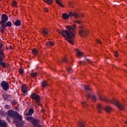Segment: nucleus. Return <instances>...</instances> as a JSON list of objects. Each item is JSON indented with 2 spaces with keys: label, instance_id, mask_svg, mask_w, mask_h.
Listing matches in <instances>:
<instances>
[{
  "label": "nucleus",
  "instance_id": "obj_17",
  "mask_svg": "<svg viewBox=\"0 0 127 127\" xmlns=\"http://www.w3.org/2000/svg\"><path fill=\"white\" fill-rule=\"evenodd\" d=\"M33 113H34L33 109L31 108L29 110L28 113L26 114V116H32V114H33Z\"/></svg>",
  "mask_w": 127,
  "mask_h": 127
},
{
  "label": "nucleus",
  "instance_id": "obj_45",
  "mask_svg": "<svg viewBox=\"0 0 127 127\" xmlns=\"http://www.w3.org/2000/svg\"><path fill=\"white\" fill-rule=\"evenodd\" d=\"M16 103V101H11V104H12V105H14V104H15Z\"/></svg>",
  "mask_w": 127,
  "mask_h": 127
},
{
  "label": "nucleus",
  "instance_id": "obj_31",
  "mask_svg": "<svg viewBox=\"0 0 127 127\" xmlns=\"http://www.w3.org/2000/svg\"><path fill=\"white\" fill-rule=\"evenodd\" d=\"M3 98L4 101H6L8 99V95H3Z\"/></svg>",
  "mask_w": 127,
  "mask_h": 127
},
{
  "label": "nucleus",
  "instance_id": "obj_24",
  "mask_svg": "<svg viewBox=\"0 0 127 127\" xmlns=\"http://www.w3.org/2000/svg\"><path fill=\"white\" fill-rule=\"evenodd\" d=\"M97 109L98 110V112L99 113H101V111L103 110V107H102V105L100 104H98L97 105Z\"/></svg>",
  "mask_w": 127,
  "mask_h": 127
},
{
  "label": "nucleus",
  "instance_id": "obj_27",
  "mask_svg": "<svg viewBox=\"0 0 127 127\" xmlns=\"http://www.w3.org/2000/svg\"><path fill=\"white\" fill-rule=\"evenodd\" d=\"M32 53L33 55H37V53H38V50H37L36 49H34L32 50Z\"/></svg>",
  "mask_w": 127,
  "mask_h": 127
},
{
  "label": "nucleus",
  "instance_id": "obj_10",
  "mask_svg": "<svg viewBox=\"0 0 127 127\" xmlns=\"http://www.w3.org/2000/svg\"><path fill=\"white\" fill-rule=\"evenodd\" d=\"M4 59V54H3V50H0V61H3Z\"/></svg>",
  "mask_w": 127,
  "mask_h": 127
},
{
  "label": "nucleus",
  "instance_id": "obj_18",
  "mask_svg": "<svg viewBox=\"0 0 127 127\" xmlns=\"http://www.w3.org/2000/svg\"><path fill=\"white\" fill-rule=\"evenodd\" d=\"M87 98H91L93 101H96V97L95 96L90 94V93L87 94Z\"/></svg>",
  "mask_w": 127,
  "mask_h": 127
},
{
  "label": "nucleus",
  "instance_id": "obj_2",
  "mask_svg": "<svg viewBox=\"0 0 127 127\" xmlns=\"http://www.w3.org/2000/svg\"><path fill=\"white\" fill-rule=\"evenodd\" d=\"M8 115L9 117L12 118L13 119V123H18L19 121H21L22 120V116L19 115L18 113L14 112L13 110H9L8 111Z\"/></svg>",
  "mask_w": 127,
  "mask_h": 127
},
{
  "label": "nucleus",
  "instance_id": "obj_50",
  "mask_svg": "<svg viewBox=\"0 0 127 127\" xmlns=\"http://www.w3.org/2000/svg\"><path fill=\"white\" fill-rule=\"evenodd\" d=\"M36 108H38V106H36Z\"/></svg>",
  "mask_w": 127,
  "mask_h": 127
},
{
  "label": "nucleus",
  "instance_id": "obj_52",
  "mask_svg": "<svg viewBox=\"0 0 127 127\" xmlns=\"http://www.w3.org/2000/svg\"><path fill=\"white\" fill-rule=\"evenodd\" d=\"M115 66V67H116V65H114Z\"/></svg>",
  "mask_w": 127,
  "mask_h": 127
},
{
  "label": "nucleus",
  "instance_id": "obj_39",
  "mask_svg": "<svg viewBox=\"0 0 127 127\" xmlns=\"http://www.w3.org/2000/svg\"><path fill=\"white\" fill-rule=\"evenodd\" d=\"M96 42L97 43H99V44H101V43H102V42H101V41H100V40H96Z\"/></svg>",
  "mask_w": 127,
  "mask_h": 127
},
{
  "label": "nucleus",
  "instance_id": "obj_38",
  "mask_svg": "<svg viewBox=\"0 0 127 127\" xmlns=\"http://www.w3.org/2000/svg\"><path fill=\"white\" fill-rule=\"evenodd\" d=\"M12 5H13V6H15V5H16V2L15 1H13L12 2Z\"/></svg>",
  "mask_w": 127,
  "mask_h": 127
},
{
  "label": "nucleus",
  "instance_id": "obj_51",
  "mask_svg": "<svg viewBox=\"0 0 127 127\" xmlns=\"http://www.w3.org/2000/svg\"><path fill=\"white\" fill-rule=\"evenodd\" d=\"M69 4H71V3H69Z\"/></svg>",
  "mask_w": 127,
  "mask_h": 127
},
{
  "label": "nucleus",
  "instance_id": "obj_20",
  "mask_svg": "<svg viewBox=\"0 0 127 127\" xmlns=\"http://www.w3.org/2000/svg\"><path fill=\"white\" fill-rule=\"evenodd\" d=\"M79 33L80 36H83V37L85 36L86 35V34H87V32H86V31H83L82 30L79 31Z\"/></svg>",
  "mask_w": 127,
  "mask_h": 127
},
{
  "label": "nucleus",
  "instance_id": "obj_35",
  "mask_svg": "<svg viewBox=\"0 0 127 127\" xmlns=\"http://www.w3.org/2000/svg\"><path fill=\"white\" fill-rule=\"evenodd\" d=\"M24 70L22 68H20L19 70V73L20 74H23Z\"/></svg>",
  "mask_w": 127,
  "mask_h": 127
},
{
  "label": "nucleus",
  "instance_id": "obj_16",
  "mask_svg": "<svg viewBox=\"0 0 127 127\" xmlns=\"http://www.w3.org/2000/svg\"><path fill=\"white\" fill-rule=\"evenodd\" d=\"M49 33L47 29H43L41 31L42 34H43L44 35H47Z\"/></svg>",
  "mask_w": 127,
  "mask_h": 127
},
{
  "label": "nucleus",
  "instance_id": "obj_19",
  "mask_svg": "<svg viewBox=\"0 0 127 127\" xmlns=\"http://www.w3.org/2000/svg\"><path fill=\"white\" fill-rule=\"evenodd\" d=\"M41 85L43 88H45L48 86V83L47 81L43 80V82H41Z\"/></svg>",
  "mask_w": 127,
  "mask_h": 127
},
{
  "label": "nucleus",
  "instance_id": "obj_30",
  "mask_svg": "<svg viewBox=\"0 0 127 127\" xmlns=\"http://www.w3.org/2000/svg\"><path fill=\"white\" fill-rule=\"evenodd\" d=\"M82 105H83V106L86 108V107H87L88 106V104H87V102L86 101H83L81 102Z\"/></svg>",
  "mask_w": 127,
  "mask_h": 127
},
{
  "label": "nucleus",
  "instance_id": "obj_12",
  "mask_svg": "<svg viewBox=\"0 0 127 127\" xmlns=\"http://www.w3.org/2000/svg\"><path fill=\"white\" fill-rule=\"evenodd\" d=\"M21 91L24 94H25L27 92V87L26 85L23 84L21 87Z\"/></svg>",
  "mask_w": 127,
  "mask_h": 127
},
{
  "label": "nucleus",
  "instance_id": "obj_44",
  "mask_svg": "<svg viewBox=\"0 0 127 127\" xmlns=\"http://www.w3.org/2000/svg\"><path fill=\"white\" fill-rule=\"evenodd\" d=\"M44 9L45 12H47L49 10L48 9V8H45Z\"/></svg>",
  "mask_w": 127,
  "mask_h": 127
},
{
  "label": "nucleus",
  "instance_id": "obj_41",
  "mask_svg": "<svg viewBox=\"0 0 127 127\" xmlns=\"http://www.w3.org/2000/svg\"><path fill=\"white\" fill-rule=\"evenodd\" d=\"M3 46H2V44H0V50H3Z\"/></svg>",
  "mask_w": 127,
  "mask_h": 127
},
{
  "label": "nucleus",
  "instance_id": "obj_13",
  "mask_svg": "<svg viewBox=\"0 0 127 127\" xmlns=\"http://www.w3.org/2000/svg\"><path fill=\"white\" fill-rule=\"evenodd\" d=\"M103 110L107 113H110V112H112V107L111 106H105L103 108Z\"/></svg>",
  "mask_w": 127,
  "mask_h": 127
},
{
  "label": "nucleus",
  "instance_id": "obj_47",
  "mask_svg": "<svg viewBox=\"0 0 127 127\" xmlns=\"http://www.w3.org/2000/svg\"><path fill=\"white\" fill-rule=\"evenodd\" d=\"M41 112L42 113H44V109H42L41 110Z\"/></svg>",
  "mask_w": 127,
  "mask_h": 127
},
{
  "label": "nucleus",
  "instance_id": "obj_40",
  "mask_svg": "<svg viewBox=\"0 0 127 127\" xmlns=\"http://www.w3.org/2000/svg\"><path fill=\"white\" fill-rule=\"evenodd\" d=\"M87 62H88V63H90V64H92V62L91 60H89V59H86Z\"/></svg>",
  "mask_w": 127,
  "mask_h": 127
},
{
  "label": "nucleus",
  "instance_id": "obj_1",
  "mask_svg": "<svg viewBox=\"0 0 127 127\" xmlns=\"http://www.w3.org/2000/svg\"><path fill=\"white\" fill-rule=\"evenodd\" d=\"M67 30H57V31L58 33H60L63 37H64L66 41L70 43V44H74L73 43V38L75 37V35L73 33L74 30L76 28V25H73V26H69L67 25L66 26Z\"/></svg>",
  "mask_w": 127,
  "mask_h": 127
},
{
  "label": "nucleus",
  "instance_id": "obj_29",
  "mask_svg": "<svg viewBox=\"0 0 127 127\" xmlns=\"http://www.w3.org/2000/svg\"><path fill=\"white\" fill-rule=\"evenodd\" d=\"M30 76H31L33 78L36 77L37 76V72H34L30 74Z\"/></svg>",
  "mask_w": 127,
  "mask_h": 127
},
{
  "label": "nucleus",
  "instance_id": "obj_28",
  "mask_svg": "<svg viewBox=\"0 0 127 127\" xmlns=\"http://www.w3.org/2000/svg\"><path fill=\"white\" fill-rule=\"evenodd\" d=\"M0 115L2 117H5V113H4V111H3L2 110L0 111Z\"/></svg>",
  "mask_w": 127,
  "mask_h": 127
},
{
  "label": "nucleus",
  "instance_id": "obj_37",
  "mask_svg": "<svg viewBox=\"0 0 127 127\" xmlns=\"http://www.w3.org/2000/svg\"><path fill=\"white\" fill-rule=\"evenodd\" d=\"M79 127H84V124L81 123H79V125H78Z\"/></svg>",
  "mask_w": 127,
  "mask_h": 127
},
{
  "label": "nucleus",
  "instance_id": "obj_42",
  "mask_svg": "<svg viewBox=\"0 0 127 127\" xmlns=\"http://www.w3.org/2000/svg\"><path fill=\"white\" fill-rule=\"evenodd\" d=\"M78 64H79V65L82 64V65H85V64H84V62H80L79 63H78Z\"/></svg>",
  "mask_w": 127,
  "mask_h": 127
},
{
  "label": "nucleus",
  "instance_id": "obj_48",
  "mask_svg": "<svg viewBox=\"0 0 127 127\" xmlns=\"http://www.w3.org/2000/svg\"><path fill=\"white\" fill-rule=\"evenodd\" d=\"M2 28H0V31H2Z\"/></svg>",
  "mask_w": 127,
  "mask_h": 127
},
{
  "label": "nucleus",
  "instance_id": "obj_25",
  "mask_svg": "<svg viewBox=\"0 0 127 127\" xmlns=\"http://www.w3.org/2000/svg\"><path fill=\"white\" fill-rule=\"evenodd\" d=\"M34 119V118H33V117L28 116L27 117V121H28L29 122H30V123H32Z\"/></svg>",
  "mask_w": 127,
  "mask_h": 127
},
{
  "label": "nucleus",
  "instance_id": "obj_6",
  "mask_svg": "<svg viewBox=\"0 0 127 127\" xmlns=\"http://www.w3.org/2000/svg\"><path fill=\"white\" fill-rule=\"evenodd\" d=\"M0 86L4 91H7V90L9 89L8 83L5 82V81H3L1 82Z\"/></svg>",
  "mask_w": 127,
  "mask_h": 127
},
{
  "label": "nucleus",
  "instance_id": "obj_33",
  "mask_svg": "<svg viewBox=\"0 0 127 127\" xmlns=\"http://www.w3.org/2000/svg\"><path fill=\"white\" fill-rule=\"evenodd\" d=\"M67 72L68 73H73V69L69 67L67 68Z\"/></svg>",
  "mask_w": 127,
  "mask_h": 127
},
{
  "label": "nucleus",
  "instance_id": "obj_26",
  "mask_svg": "<svg viewBox=\"0 0 127 127\" xmlns=\"http://www.w3.org/2000/svg\"><path fill=\"white\" fill-rule=\"evenodd\" d=\"M99 99H100V100L105 101V102H108V99H107V98H105L103 96L99 95Z\"/></svg>",
  "mask_w": 127,
  "mask_h": 127
},
{
  "label": "nucleus",
  "instance_id": "obj_3",
  "mask_svg": "<svg viewBox=\"0 0 127 127\" xmlns=\"http://www.w3.org/2000/svg\"><path fill=\"white\" fill-rule=\"evenodd\" d=\"M70 16H74L75 18H78V17H79V15H78L77 13H73V12H70L68 15L66 13H64L62 15L63 19H64L65 20H67Z\"/></svg>",
  "mask_w": 127,
  "mask_h": 127
},
{
  "label": "nucleus",
  "instance_id": "obj_36",
  "mask_svg": "<svg viewBox=\"0 0 127 127\" xmlns=\"http://www.w3.org/2000/svg\"><path fill=\"white\" fill-rule=\"evenodd\" d=\"M114 55L115 57H118V56L119 55V53H118V51L115 52Z\"/></svg>",
  "mask_w": 127,
  "mask_h": 127
},
{
  "label": "nucleus",
  "instance_id": "obj_4",
  "mask_svg": "<svg viewBox=\"0 0 127 127\" xmlns=\"http://www.w3.org/2000/svg\"><path fill=\"white\" fill-rule=\"evenodd\" d=\"M31 98L33 100H35V103L36 105H38V106H41V103H40V96H39V95L32 93L31 95Z\"/></svg>",
  "mask_w": 127,
  "mask_h": 127
},
{
  "label": "nucleus",
  "instance_id": "obj_23",
  "mask_svg": "<svg viewBox=\"0 0 127 127\" xmlns=\"http://www.w3.org/2000/svg\"><path fill=\"white\" fill-rule=\"evenodd\" d=\"M0 66L5 68V67H6V64H5V63H4V62H3L2 61H0Z\"/></svg>",
  "mask_w": 127,
  "mask_h": 127
},
{
  "label": "nucleus",
  "instance_id": "obj_7",
  "mask_svg": "<svg viewBox=\"0 0 127 127\" xmlns=\"http://www.w3.org/2000/svg\"><path fill=\"white\" fill-rule=\"evenodd\" d=\"M8 19V17L6 14H2L1 17V21L0 24H4L5 22H6Z\"/></svg>",
  "mask_w": 127,
  "mask_h": 127
},
{
  "label": "nucleus",
  "instance_id": "obj_5",
  "mask_svg": "<svg viewBox=\"0 0 127 127\" xmlns=\"http://www.w3.org/2000/svg\"><path fill=\"white\" fill-rule=\"evenodd\" d=\"M110 103L114 104V105H116V106H117V107H118L120 110H123L125 109L124 105L120 104L116 100H112L110 101Z\"/></svg>",
  "mask_w": 127,
  "mask_h": 127
},
{
  "label": "nucleus",
  "instance_id": "obj_43",
  "mask_svg": "<svg viewBox=\"0 0 127 127\" xmlns=\"http://www.w3.org/2000/svg\"><path fill=\"white\" fill-rule=\"evenodd\" d=\"M62 61L63 62H66V61H67V59H66V58H64L63 59Z\"/></svg>",
  "mask_w": 127,
  "mask_h": 127
},
{
  "label": "nucleus",
  "instance_id": "obj_11",
  "mask_svg": "<svg viewBox=\"0 0 127 127\" xmlns=\"http://www.w3.org/2000/svg\"><path fill=\"white\" fill-rule=\"evenodd\" d=\"M75 52L79 57H82V56H84V53L78 49H75Z\"/></svg>",
  "mask_w": 127,
  "mask_h": 127
},
{
  "label": "nucleus",
  "instance_id": "obj_8",
  "mask_svg": "<svg viewBox=\"0 0 127 127\" xmlns=\"http://www.w3.org/2000/svg\"><path fill=\"white\" fill-rule=\"evenodd\" d=\"M12 25V23H11L10 21H8L6 23V24H1V26L2 27H6L7 26L8 27H10Z\"/></svg>",
  "mask_w": 127,
  "mask_h": 127
},
{
  "label": "nucleus",
  "instance_id": "obj_22",
  "mask_svg": "<svg viewBox=\"0 0 127 127\" xmlns=\"http://www.w3.org/2000/svg\"><path fill=\"white\" fill-rule=\"evenodd\" d=\"M14 25L16 26H19L20 24H21V22L19 20H16L15 22L14 23Z\"/></svg>",
  "mask_w": 127,
  "mask_h": 127
},
{
  "label": "nucleus",
  "instance_id": "obj_14",
  "mask_svg": "<svg viewBox=\"0 0 127 127\" xmlns=\"http://www.w3.org/2000/svg\"><path fill=\"white\" fill-rule=\"evenodd\" d=\"M54 45V43L51 41L49 42V43H47L45 45L46 47L47 48H49V47H51V46H53Z\"/></svg>",
  "mask_w": 127,
  "mask_h": 127
},
{
  "label": "nucleus",
  "instance_id": "obj_32",
  "mask_svg": "<svg viewBox=\"0 0 127 127\" xmlns=\"http://www.w3.org/2000/svg\"><path fill=\"white\" fill-rule=\"evenodd\" d=\"M4 109H5L6 110H9V109H10V106L8 105H5L4 107Z\"/></svg>",
  "mask_w": 127,
  "mask_h": 127
},
{
  "label": "nucleus",
  "instance_id": "obj_49",
  "mask_svg": "<svg viewBox=\"0 0 127 127\" xmlns=\"http://www.w3.org/2000/svg\"><path fill=\"white\" fill-rule=\"evenodd\" d=\"M7 121H8L9 123H10L9 120L7 119Z\"/></svg>",
  "mask_w": 127,
  "mask_h": 127
},
{
  "label": "nucleus",
  "instance_id": "obj_9",
  "mask_svg": "<svg viewBox=\"0 0 127 127\" xmlns=\"http://www.w3.org/2000/svg\"><path fill=\"white\" fill-rule=\"evenodd\" d=\"M39 124V121L37 119H35L34 118L33 121H32V124L33 126V127H35Z\"/></svg>",
  "mask_w": 127,
  "mask_h": 127
},
{
  "label": "nucleus",
  "instance_id": "obj_21",
  "mask_svg": "<svg viewBox=\"0 0 127 127\" xmlns=\"http://www.w3.org/2000/svg\"><path fill=\"white\" fill-rule=\"evenodd\" d=\"M44 2H46V3H48V4H49L50 5H51L52 3H53V1L52 0H43Z\"/></svg>",
  "mask_w": 127,
  "mask_h": 127
},
{
  "label": "nucleus",
  "instance_id": "obj_34",
  "mask_svg": "<svg viewBox=\"0 0 127 127\" xmlns=\"http://www.w3.org/2000/svg\"><path fill=\"white\" fill-rule=\"evenodd\" d=\"M84 89L86 91H89V90H91V89L90 88V87H89V86H86V85H84Z\"/></svg>",
  "mask_w": 127,
  "mask_h": 127
},
{
  "label": "nucleus",
  "instance_id": "obj_46",
  "mask_svg": "<svg viewBox=\"0 0 127 127\" xmlns=\"http://www.w3.org/2000/svg\"><path fill=\"white\" fill-rule=\"evenodd\" d=\"M75 22L76 23H78V24H80V23H81V22L80 21H76Z\"/></svg>",
  "mask_w": 127,
  "mask_h": 127
},
{
  "label": "nucleus",
  "instance_id": "obj_15",
  "mask_svg": "<svg viewBox=\"0 0 127 127\" xmlns=\"http://www.w3.org/2000/svg\"><path fill=\"white\" fill-rule=\"evenodd\" d=\"M57 4L59 5V6H61L62 7H64V5L62 4V1L61 0H55Z\"/></svg>",
  "mask_w": 127,
  "mask_h": 127
}]
</instances>
